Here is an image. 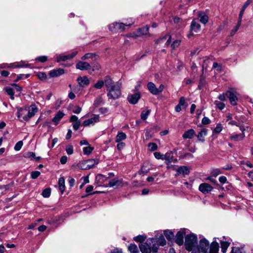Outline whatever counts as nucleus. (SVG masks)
Masks as SVG:
<instances>
[{"label":"nucleus","instance_id":"39448f33","mask_svg":"<svg viewBox=\"0 0 253 253\" xmlns=\"http://www.w3.org/2000/svg\"><path fill=\"white\" fill-rule=\"evenodd\" d=\"M129 25L130 24H125L123 23L115 22L108 25V29L110 31L113 33H117L119 31L123 32L125 30V27Z\"/></svg>","mask_w":253,"mask_h":253},{"label":"nucleus","instance_id":"f257e3e1","mask_svg":"<svg viewBox=\"0 0 253 253\" xmlns=\"http://www.w3.org/2000/svg\"><path fill=\"white\" fill-rule=\"evenodd\" d=\"M197 238H185V246L188 251L194 250L195 248L198 249L197 252L208 253L209 250V242L205 238L202 239L197 245Z\"/></svg>","mask_w":253,"mask_h":253},{"label":"nucleus","instance_id":"20e7f679","mask_svg":"<svg viewBox=\"0 0 253 253\" xmlns=\"http://www.w3.org/2000/svg\"><path fill=\"white\" fill-rule=\"evenodd\" d=\"M146 238H135V240L139 242V247L142 253H151L152 243L154 241V239L148 238L146 241Z\"/></svg>","mask_w":253,"mask_h":253},{"label":"nucleus","instance_id":"bf43d9fd","mask_svg":"<svg viewBox=\"0 0 253 253\" xmlns=\"http://www.w3.org/2000/svg\"><path fill=\"white\" fill-rule=\"evenodd\" d=\"M100 69H101V66L98 63H95V64H94L92 66V71L93 72L95 71H99L100 70Z\"/></svg>","mask_w":253,"mask_h":253},{"label":"nucleus","instance_id":"8fccbe9b","mask_svg":"<svg viewBox=\"0 0 253 253\" xmlns=\"http://www.w3.org/2000/svg\"><path fill=\"white\" fill-rule=\"evenodd\" d=\"M238 126L239 127L240 130L242 131V133L245 134V131L246 130H248V128H249L248 126H245L243 125H239Z\"/></svg>","mask_w":253,"mask_h":253},{"label":"nucleus","instance_id":"603ef678","mask_svg":"<svg viewBox=\"0 0 253 253\" xmlns=\"http://www.w3.org/2000/svg\"><path fill=\"white\" fill-rule=\"evenodd\" d=\"M23 145V142L22 141H19L16 143L14 146V150L16 151H19L22 146Z\"/></svg>","mask_w":253,"mask_h":253},{"label":"nucleus","instance_id":"f8f14e48","mask_svg":"<svg viewBox=\"0 0 253 253\" xmlns=\"http://www.w3.org/2000/svg\"><path fill=\"white\" fill-rule=\"evenodd\" d=\"M174 237V233L169 230H165L162 233V231H157L155 232L154 237Z\"/></svg>","mask_w":253,"mask_h":253},{"label":"nucleus","instance_id":"4d7b16f0","mask_svg":"<svg viewBox=\"0 0 253 253\" xmlns=\"http://www.w3.org/2000/svg\"><path fill=\"white\" fill-rule=\"evenodd\" d=\"M180 40H175L172 43L171 45V47L172 49H175V48L177 47L180 43Z\"/></svg>","mask_w":253,"mask_h":253},{"label":"nucleus","instance_id":"c03bdc74","mask_svg":"<svg viewBox=\"0 0 253 253\" xmlns=\"http://www.w3.org/2000/svg\"><path fill=\"white\" fill-rule=\"evenodd\" d=\"M154 242H156L155 241V239H158L156 242L158 243V244L160 246H164L166 244V241L165 238H153Z\"/></svg>","mask_w":253,"mask_h":253},{"label":"nucleus","instance_id":"dca6fc26","mask_svg":"<svg viewBox=\"0 0 253 253\" xmlns=\"http://www.w3.org/2000/svg\"><path fill=\"white\" fill-rule=\"evenodd\" d=\"M140 98V93L136 92L134 94L128 95L127 97V99L130 103L132 104H135L137 103Z\"/></svg>","mask_w":253,"mask_h":253},{"label":"nucleus","instance_id":"f704fd0d","mask_svg":"<svg viewBox=\"0 0 253 253\" xmlns=\"http://www.w3.org/2000/svg\"><path fill=\"white\" fill-rule=\"evenodd\" d=\"M128 250L130 253H139L137 247L135 244H130L128 247Z\"/></svg>","mask_w":253,"mask_h":253},{"label":"nucleus","instance_id":"37998d69","mask_svg":"<svg viewBox=\"0 0 253 253\" xmlns=\"http://www.w3.org/2000/svg\"><path fill=\"white\" fill-rule=\"evenodd\" d=\"M51 190L50 188H46L44 189L42 192V196L44 198H48L50 196Z\"/></svg>","mask_w":253,"mask_h":253},{"label":"nucleus","instance_id":"864d4df0","mask_svg":"<svg viewBox=\"0 0 253 253\" xmlns=\"http://www.w3.org/2000/svg\"><path fill=\"white\" fill-rule=\"evenodd\" d=\"M222 173L221 171L218 169H213L211 172V175L213 177H216L218 175Z\"/></svg>","mask_w":253,"mask_h":253},{"label":"nucleus","instance_id":"2eb2a0df","mask_svg":"<svg viewBox=\"0 0 253 253\" xmlns=\"http://www.w3.org/2000/svg\"><path fill=\"white\" fill-rule=\"evenodd\" d=\"M124 185V182L122 178H115L111 180L109 183L108 186L110 187L114 186L121 187Z\"/></svg>","mask_w":253,"mask_h":253},{"label":"nucleus","instance_id":"473e14b6","mask_svg":"<svg viewBox=\"0 0 253 253\" xmlns=\"http://www.w3.org/2000/svg\"><path fill=\"white\" fill-rule=\"evenodd\" d=\"M199 16L200 18V22L204 24H206L208 21V16L204 13L200 12L199 14Z\"/></svg>","mask_w":253,"mask_h":253},{"label":"nucleus","instance_id":"c756f323","mask_svg":"<svg viewBox=\"0 0 253 253\" xmlns=\"http://www.w3.org/2000/svg\"><path fill=\"white\" fill-rule=\"evenodd\" d=\"M58 185L59 190L62 193L65 190V179L63 177H60L58 180Z\"/></svg>","mask_w":253,"mask_h":253},{"label":"nucleus","instance_id":"a19ab883","mask_svg":"<svg viewBox=\"0 0 253 253\" xmlns=\"http://www.w3.org/2000/svg\"><path fill=\"white\" fill-rule=\"evenodd\" d=\"M253 0H247L243 5L240 13L244 14L246 8L250 4H251Z\"/></svg>","mask_w":253,"mask_h":253},{"label":"nucleus","instance_id":"c9c22d12","mask_svg":"<svg viewBox=\"0 0 253 253\" xmlns=\"http://www.w3.org/2000/svg\"><path fill=\"white\" fill-rule=\"evenodd\" d=\"M104 84H105V78L104 79V81H98L97 83L94 84L93 87L97 89H101L103 86Z\"/></svg>","mask_w":253,"mask_h":253},{"label":"nucleus","instance_id":"bb28decb","mask_svg":"<svg viewBox=\"0 0 253 253\" xmlns=\"http://www.w3.org/2000/svg\"><path fill=\"white\" fill-rule=\"evenodd\" d=\"M126 134L123 132H119L116 137V142H121L122 140H124L126 139Z\"/></svg>","mask_w":253,"mask_h":253},{"label":"nucleus","instance_id":"aec40b11","mask_svg":"<svg viewBox=\"0 0 253 253\" xmlns=\"http://www.w3.org/2000/svg\"><path fill=\"white\" fill-rule=\"evenodd\" d=\"M208 253H218L219 246L217 243L213 242L209 246Z\"/></svg>","mask_w":253,"mask_h":253},{"label":"nucleus","instance_id":"a878e982","mask_svg":"<svg viewBox=\"0 0 253 253\" xmlns=\"http://www.w3.org/2000/svg\"><path fill=\"white\" fill-rule=\"evenodd\" d=\"M64 73V70L61 69H58L57 70H54L50 71L49 75L51 77H56L59 76L60 75Z\"/></svg>","mask_w":253,"mask_h":253},{"label":"nucleus","instance_id":"423d86ee","mask_svg":"<svg viewBox=\"0 0 253 253\" xmlns=\"http://www.w3.org/2000/svg\"><path fill=\"white\" fill-rule=\"evenodd\" d=\"M22 68V67H31V64H26L25 61H21L19 62H15L13 64H10L9 66H7L6 64H0V69L5 68Z\"/></svg>","mask_w":253,"mask_h":253},{"label":"nucleus","instance_id":"9d476101","mask_svg":"<svg viewBox=\"0 0 253 253\" xmlns=\"http://www.w3.org/2000/svg\"><path fill=\"white\" fill-rule=\"evenodd\" d=\"M77 51H74L71 54L67 55H56V61L57 62H60L61 61H65L66 60L72 59L77 54Z\"/></svg>","mask_w":253,"mask_h":253},{"label":"nucleus","instance_id":"6ab92c4d","mask_svg":"<svg viewBox=\"0 0 253 253\" xmlns=\"http://www.w3.org/2000/svg\"><path fill=\"white\" fill-rule=\"evenodd\" d=\"M64 113L61 111H58L55 115L54 117L52 119V121L55 125L58 124L59 122L64 117Z\"/></svg>","mask_w":253,"mask_h":253},{"label":"nucleus","instance_id":"3c124183","mask_svg":"<svg viewBox=\"0 0 253 253\" xmlns=\"http://www.w3.org/2000/svg\"><path fill=\"white\" fill-rule=\"evenodd\" d=\"M40 174L41 173L39 171H33L31 174V178L32 179H36L40 176Z\"/></svg>","mask_w":253,"mask_h":253},{"label":"nucleus","instance_id":"ea45409f","mask_svg":"<svg viewBox=\"0 0 253 253\" xmlns=\"http://www.w3.org/2000/svg\"><path fill=\"white\" fill-rule=\"evenodd\" d=\"M5 90L6 93H7V94L9 95V96H10V98L12 100H13L14 99V93L13 91V89L12 88L7 87L5 88Z\"/></svg>","mask_w":253,"mask_h":253},{"label":"nucleus","instance_id":"7ed1b4c3","mask_svg":"<svg viewBox=\"0 0 253 253\" xmlns=\"http://www.w3.org/2000/svg\"><path fill=\"white\" fill-rule=\"evenodd\" d=\"M37 111L38 108L36 105L32 104L29 107L18 108L17 117L22 119L23 121H27L34 116Z\"/></svg>","mask_w":253,"mask_h":253},{"label":"nucleus","instance_id":"393cba45","mask_svg":"<svg viewBox=\"0 0 253 253\" xmlns=\"http://www.w3.org/2000/svg\"><path fill=\"white\" fill-rule=\"evenodd\" d=\"M189 170L186 167L182 166L180 167L177 169V174H183L184 176L188 174Z\"/></svg>","mask_w":253,"mask_h":253},{"label":"nucleus","instance_id":"5fc2aeb1","mask_svg":"<svg viewBox=\"0 0 253 253\" xmlns=\"http://www.w3.org/2000/svg\"><path fill=\"white\" fill-rule=\"evenodd\" d=\"M66 153L68 155H71L73 153V147L72 145H68L66 148Z\"/></svg>","mask_w":253,"mask_h":253},{"label":"nucleus","instance_id":"cd10ccee","mask_svg":"<svg viewBox=\"0 0 253 253\" xmlns=\"http://www.w3.org/2000/svg\"><path fill=\"white\" fill-rule=\"evenodd\" d=\"M167 38H168V40H167V42L166 43V44L168 46V45H169V43L171 42V37L170 36H169V35H167L165 36H164V37H163L162 38H161L159 39H158L156 41V43H161V42H162L164 40H166Z\"/></svg>","mask_w":253,"mask_h":253},{"label":"nucleus","instance_id":"6e6d98bb","mask_svg":"<svg viewBox=\"0 0 253 253\" xmlns=\"http://www.w3.org/2000/svg\"><path fill=\"white\" fill-rule=\"evenodd\" d=\"M211 63V60L209 58H206L204 61L203 64L202 65L203 68H205L206 69L207 68L209 64Z\"/></svg>","mask_w":253,"mask_h":253},{"label":"nucleus","instance_id":"1a4fd4ad","mask_svg":"<svg viewBox=\"0 0 253 253\" xmlns=\"http://www.w3.org/2000/svg\"><path fill=\"white\" fill-rule=\"evenodd\" d=\"M175 237H197V235L191 233L188 229H181L176 234Z\"/></svg>","mask_w":253,"mask_h":253},{"label":"nucleus","instance_id":"72a5a7b5","mask_svg":"<svg viewBox=\"0 0 253 253\" xmlns=\"http://www.w3.org/2000/svg\"><path fill=\"white\" fill-rule=\"evenodd\" d=\"M230 243L226 241H221V251L223 253H225L226 252V250L228 247L230 245Z\"/></svg>","mask_w":253,"mask_h":253},{"label":"nucleus","instance_id":"5701e85b","mask_svg":"<svg viewBox=\"0 0 253 253\" xmlns=\"http://www.w3.org/2000/svg\"><path fill=\"white\" fill-rule=\"evenodd\" d=\"M195 135V132L194 129H190L186 131L183 134L182 137L184 139H191L192 138L194 135Z\"/></svg>","mask_w":253,"mask_h":253},{"label":"nucleus","instance_id":"c85d7f7f","mask_svg":"<svg viewBox=\"0 0 253 253\" xmlns=\"http://www.w3.org/2000/svg\"><path fill=\"white\" fill-rule=\"evenodd\" d=\"M154 155L156 159L158 160H167L168 159V158L167 157V156L168 155V154H166L165 155L161 154L160 152H156L154 153Z\"/></svg>","mask_w":253,"mask_h":253},{"label":"nucleus","instance_id":"ddd939ff","mask_svg":"<svg viewBox=\"0 0 253 253\" xmlns=\"http://www.w3.org/2000/svg\"><path fill=\"white\" fill-rule=\"evenodd\" d=\"M98 164V162L94 160H88L84 164H80V167L83 169H89L93 167L94 165Z\"/></svg>","mask_w":253,"mask_h":253},{"label":"nucleus","instance_id":"09e8293b","mask_svg":"<svg viewBox=\"0 0 253 253\" xmlns=\"http://www.w3.org/2000/svg\"><path fill=\"white\" fill-rule=\"evenodd\" d=\"M148 147L151 151H154L158 148L157 144L155 143H149L148 144Z\"/></svg>","mask_w":253,"mask_h":253},{"label":"nucleus","instance_id":"0e129e2a","mask_svg":"<svg viewBox=\"0 0 253 253\" xmlns=\"http://www.w3.org/2000/svg\"><path fill=\"white\" fill-rule=\"evenodd\" d=\"M93 187L91 185H88L85 190V192L86 193L88 194V195H92L93 193H90V192L93 190Z\"/></svg>","mask_w":253,"mask_h":253},{"label":"nucleus","instance_id":"052dcab7","mask_svg":"<svg viewBox=\"0 0 253 253\" xmlns=\"http://www.w3.org/2000/svg\"><path fill=\"white\" fill-rule=\"evenodd\" d=\"M81 111H82V108L78 106H76L75 107H74L73 108V109L72 110L73 112L75 114H79V113H80Z\"/></svg>","mask_w":253,"mask_h":253},{"label":"nucleus","instance_id":"49530a36","mask_svg":"<svg viewBox=\"0 0 253 253\" xmlns=\"http://www.w3.org/2000/svg\"><path fill=\"white\" fill-rule=\"evenodd\" d=\"M47 60V57L46 56H41L37 57L35 59L36 61L40 62H45Z\"/></svg>","mask_w":253,"mask_h":253},{"label":"nucleus","instance_id":"69168bd1","mask_svg":"<svg viewBox=\"0 0 253 253\" xmlns=\"http://www.w3.org/2000/svg\"><path fill=\"white\" fill-rule=\"evenodd\" d=\"M226 92L225 93L220 94L218 95V98L219 100L222 101H224L226 100Z\"/></svg>","mask_w":253,"mask_h":253},{"label":"nucleus","instance_id":"6e6552de","mask_svg":"<svg viewBox=\"0 0 253 253\" xmlns=\"http://www.w3.org/2000/svg\"><path fill=\"white\" fill-rule=\"evenodd\" d=\"M100 117L99 115L93 114L92 117L84 121L83 123V125L84 126H94L96 123L100 121Z\"/></svg>","mask_w":253,"mask_h":253},{"label":"nucleus","instance_id":"0eeeda50","mask_svg":"<svg viewBox=\"0 0 253 253\" xmlns=\"http://www.w3.org/2000/svg\"><path fill=\"white\" fill-rule=\"evenodd\" d=\"M147 87L149 91L154 95H157L161 92L164 88L163 84H161L159 87L157 88L155 84L152 82H149L148 83Z\"/></svg>","mask_w":253,"mask_h":253},{"label":"nucleus","instance_id":"4c0bfd02","mask_svg":"<svg viewBox=\"0 0 253 253\" xmlns=\"http://www.w3.org/2000/svg\"><path fill=\"white\" fill-rule=\"evenodd\" d=\"M93 148L91 146H87L83 148V152L84 154L86 155H89L91 154L92 151H93Z\"/></svg>","mask_w":253,"mask_h":253},{"label":"nucleus","instance_id":"7c9ffc66","mask_svg":"<svg viewBox=\"0 0 253 253\" xmlns=\"http://www.w3.org/2000/svg\"><path fill=\"white\" fill-rule=\"evenodd\" d=\"M148 31L149 27L148 26H145L143 28H140L138 30L137 36L147 35L148 33Z\"/></svg>","mask_w":253,"mask_h":253},{"label":"nucleus","instance_id":"4468645a","mask_svg":"<svg viewBox=\"0 0 253 253\" xmlns=\"http://www.w3.org/2000/svg\"><path fill=\"white\" fill-rule=\"evenodd\" d=\"M91 66L90 64L85 61H80L76 65V68L80 70H89L90 69Z\"/></svg>","mask_w":253,"mask_h":253},{"label":"nucleus","instance_id":"b1692460","mask_svg":"<svg viewBox=\"0 0 253 253\" xmlns=\"http://www.w3.org/2000/svg\"><path fill=\"white\" fill-rule=\"evenodd\" d=\"M89 59H91L94 61H95L97 60V56L94 53H87L85 54L81 58L82 60H85Z\"/></svg>","mask_w":253,"mask_h":253},{"label":"nucleus","instance_id":"9b49d317","mask_svg":"<svg viewBox=\"0 0 253 253\" xmlns=\"http://www.w3.org/2000/svg\"><path fill=\"white\" fill-rule=\"evenodd\" d=\"M226 96L229 98L230 104L233 106L237 105L238 97L236 93L234 91L228 90L226 92Z\"/></svg>","mask_w":253,"mask_h":253},{"label":"nucleus","instance_id":"680f3d73","mask_svg":"<svg viewBox=\"0 0 253 253\" xmlns=\"http://www.w3.org/2000/svg\"><path fill=\"white\" fill-rule=\"evenodd\" d=\"M37 76H38L39 79L42 80H45L47 78L46 75L42 72H40L38 73Z\"/></svg>","mask_w":253,"mask_h":253},{"label":"nucleus","instance_id":"a211bd4d","mask_svg":"<svg viewBox=\"0 0 253 253\" xmlns=\"http://www.w3.org/2000/svg\"><path fill=\"white\" fill-rule=\"evenodd\" d=\"M77 81L79 85L82 87L87 86L89 84V80L86 76L78 77Z\"/></svg>","mask_w":253,"mask_h":253},{"label":"nucleus","instance_id":"2f4dec72","mask_svg":"<svg viewBox=\"0 0 253 253\" xmlns=\"http://www.w3.org/2000/svg\"><path fill=\"white\" fill-rule=\"evenodd\" d=\"M207 134V130L206 129H202L198 134V138L200 141L203 142L204 141V137Z\"/></svg>","mask_w":253,"mask_h":253},{"label":"nucleus","instance_id":"e2e57ef3","mask_svg":"<svg viewBox=\"0 0 253 253\" xmlns=\"http://www.w3.org/2000/svg\"><path fill=\"white\" fill-rule=\"evenodd\" d=\"M99 112L103 114H106L108 113L109 110L106 107H101L99 109Z\"/></svg>","mask_w":253,"mask_h":253},{"label":"nucleus","instance_id":"f03ea898","mask_svg":"<svg viewBox=\"0 0 253 253\" xmlns=\"http://www.w3.org/2000/svg\"><path fill=\"white\" fill-rule=\"evenodd\" d=\"M105 85L107 91L109 99L115 100L121 95V86L118 83H115L109 76L105 77Z\"/></svg>","mask_w":253,"mask_h":253},{"label":"nucleus","instance_id":"79ce46f5","mask_svg":"<svg viewBox=\"0 0 253 253\" xmlns=\"http://www.w3.org/2000/svg\"><path fill=\"white\" fill-rule=\"evenodd\" d=\"M103 99L101 97H97L94 101L93 105L97 107L103 103Z\"/></svg>","mask_w":253,"mask_h":253},{"label":"nucleus","instance_id":"774afa93","mask_svg":"<svg viewBox=\"0 0 253 253\" xmlns=\"http://www.w3.org/2000/svg\"><path fill=\"white\" fill-rule=\"evenodd\" d=\"M240 26H238V25H236L234 28L230 32V36H233L236 33V32L238 30Z\"/></svg>","mask_w":253,"mask_h":253},{"label":"nucleus","instance_id":"58836bf2","mask_svg":"<svg viewBox=\"0 0 253 253\" xmlns=\"http://www.w3.org/2000/svg\"><path fill=\"white\" fill-rule=\"evenodd\" d=\"M150 113V110H147L146 111H143L141 114V119L143 120H145L147 119Z\"/></svg>","mask_w":253,"mask_h":253},{"label":"nucleus","instance_id":"e433bc0d","mask_svg":"<svg viewBox=\"0 0 253 253\" xmlns=\"http://www.w3.org/2000/svg\"><path fill=\"white\" fill-rule=\"evenodd\" d=\"M214 104L215 105L216 107L220 110H223L225 107V105L224 103L220 102L218 100H215L214 102Z\"/></svg>","mask_w":253,"mask_h":253},{"label":"nucleus","instance_id":"338daca9","mask_svg":"<svg viewBox=\"0 0 253 253\" xmlns=\"http://www.w3.org/2000/svg\"><path fill=\"white\" fill-rule=\"evenodd\" d=\"M118 143L117 146V149L119 150H121L125 147V143L122 142H118Z\"/></svg>","mask_w":253,"mask_h":253},{"label":"nucleus","instance_id":"13d9d810","mask_svg":"<svg viewBox=\"0 0 253 253\" xmlns=\"http://www.w3.org/2000/svg\"><path fill=\"white\" fill-rule=\"evenodd\" d=\"M80 126H81L80 121H79L76 122H74L73 123V127L76 130H78Z\"/></svg>","mask_w":253,"mask_h":253},{"label":"nucleus","instance_id":"f3484780","mask_svg":"<svg viewBox=\"0 0 253 253\" xmlns=\"http://www.w3.org/2000/svg\"><path fill=\"white\" fill-rule=\"evenodd\" d=\"M212 187L208 183H202L199 185V189L203 193H208L212 190Z\"/></svg>","mask_w":253,"mask_h":253},{"label":"nucleus","instance_id":"de8ad7c7","mask_svg":"<svg viewBox=\"0 0 253 253\" xmlns=\"http://www.w3.org/2000/svg\"><path fill=\"white\" fill-rule=\"evenodd\" d=\"M222 130V126L220 124H218L216 125V127L213 130V132L216 133H220Z\"/></svg>","mask_w":253,"mask_h":253},{"label":"nucleus","instance_id":"4be33fe9","mask_svg":"<svg viewBox=\"0 0 253 253\" xmlns=\"http://www.w3.org/2000/svg\"><path fill=\"white\" fill-rule=\"evenodd\" d=\"M245 137V134L244 133L241 134H235L230 136V139L231 140L235 141H239L243 140Z\"/></svg>","mask_w":253,"mask_h":253},{"label":"nucleus","instance_id":"412c9836","mask_svg":"<svg viewBox=\"0 0 253 253\" xmlns=\"http://www.w3.org/2000/svg\"><path fill=\"white\" fill-rule=\"evenodd\" d=\"M200 25L195 20H193L191 26H190V30L191 32H194L195 33L198 32L200 30Z\"/></svg>","mask_w":253,"mask_h":253},{"label":"nucleus","instance_id":"a18cd8bd","mask_svg":"<svg viewBox=\"0 0 253 253\" xmlns=\"http://www.w3.org/2000/svg\"><path fill=\"white\" fill-rule=\"evenodd\" d=\"M212 68L216 69V70L218 72H220L222 70V65L220 64L216 63V62H214L213 63Z\"/></svg>","mask_w":253,"mask_h":253}]
</instances>
